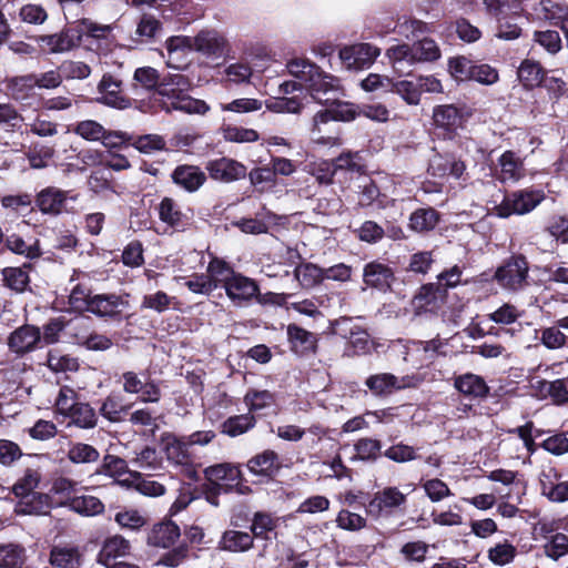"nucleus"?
Instances as JSON below:
<instances>
[{
    "instance_id": "f257e3e1",
    "label": "nucleus",
    "mask_w": 568,
    "mask_h": 568,
    "mask_svg": "<svg viewBox=\"0 0 568 568\" xmlns=\"http://www.w3.org/2000/svg\"><path fill=\"white\" fill-rule=\"evenodd\" d=\"M191 80L180 73L165 75L159 85V94L170 101L172 109L189 114H205L210 106L205 101L190 97Z\"/></svg>"
},
{
    "instance_id": "f03ea898",
    "label": "nucleus",
    "mask_w": 568,
    "mask_h": 568,
    "mask_svg": "<svg viewBox=\"0 0 568 568\" xmlns=\"http://www.w3.org/2000/svg\"><path fill=\"white\" fill-rule=\"evenodd\" d=\"M41 481V473L38 469L28 468L12 486V493L19 501L16 511L22 515L47 514L50 508L49 496L37 493Z\"/></svg>"
},
{
    "instance_id": "7ed1b4c3",
    "label": "nucleus",
    "mask_w": 568,
    "mask_h": 568,
    "mask_svg": "<svg viewBox=\"0 0 568 568\" xmlns=\"http://www.w3.org/2000/svg\"><path fill=\"white\" fill-rule=\"evenodd\" d=\"M445 347L446 343L439 337L429 341L408 339L403 345V358L415 368L426 367L446 354Z\"/></svg>"
},
{
    "instance_id": "20e7f679",
    "label": "nucleus",
    "mask_w": 568,
    "mask_h": 568,
    "mask_svg": "<svg viewBox=\"0 0 568 568\" xmlns=\"http://www.w3.org/2000/svg\"><path fill=\"white\" fill-rule=\"evenodd\" d=\"M545 199L542 190L525 189L507 194L500 204L495 206L497 216L506 219L510 215H523L531 212Z\"/></svg>"
},
{
    "instance_id": "39448f33",
    "label": "nucleus",
    "mask_w": 568,
    "mask_h": 568,
    "mask_svg": "<svg viewBox=\"0 0 568 568\" xmlns=\"http://www.w3.org/2000/svg\"><path fill=\"white\" fill-rule=\"evenodd\" d=\"M484 4L498 23V38L513 40L519 37L520 29L508 22V18L518 14L521 10L519 0H484Z\"/></svg>"
},
{
    "instance_id": "423d86ee",
    "label": "nucleus",
    "mask_w": 568,
    "mask_h": 568,
    "mask_svg": "<svg viewBox=\"0 0 568 568\" xmlns=\"http://www.w3.org/2000/svg\"><path fill=\"white\" fill-rule=\"evenodd\" d=\"M407 504V494L395 486H387L376 491L366 505L367 515L382 518L403 510Z\"/></svg>"
},
{
    "instance_id": "0eeeda50",
    "label": "nucleus",
    "mask_w": 568,
    "mask_h": 568,
    "mask_svg": "<svg viewBox=\"0 0 568 568\" xmlns=\"http://www.w3.org/2000/svg\"><path fill=\"white\" fill-rule=\"evenodd\" d=\"M528 272L527 260L515 255L496 270L494 277L504 290L516 292L527 285Z\"/></svg>"
},
{
    "instance_id": "6e6552de",
    "label": "nucleus",
    "mask_w": 568,
    "mask_h": 568,
    "mask_svg": "<svg viewBox=\"0 0 568 568\" xmlns=\"http://www.w3.org/2000/svg\"><path fill=\"white\" fill-rule=\"evenodd\" d=\"M328 108L318 111L313 118V140L320 144L334 143L333 138H315V132L320 131L318 126L322 123H327L331 120L335 121H352L356 116V110L354 104L348 102H342L337 100V95L332 98L327 103Z\"/></svg>"
},
{
    "instance_id": "1a4fd4ad",
    "label": "nucleus",
    "mask_w": 568,
    "mask_h": 568,
    "mask_svg": "<svg viewBox=\"0 0 568 568\" xmlns=\"http://www.w3.org/2000/svg\"><path fill=\"white\" fill-rule=\"evenodd\" d=\"M379 53V49L371 43H355L342 48L338 55L347 70L357 71L368 69Z\"/></svg>"
},
{
    "instance_id": "9d476101",
    "label": "nucleus",
    "mask_w": 568,
    "mask_h": 568,
    "mask_svg": "<svg viewBox=\"0 0 568 568\" xmlns=\"http://www.w3.org/2000/svg\"><path fill=\"white\" fill-rule=\"evenodd\" d=\"M41 341L40 328L31 324H24L9 334L7 345L11 353L22 357L37 351L40 347Z\"/></svg>"
},
{
    "instance_id": "9b49d317",
    "label": "nucleus",
    "mask_w": 568,
    "mask_h": 568,
    "mask_svg": "<svg viewBox=\"0 0 568 568\" xmlns=\"http://www.w3.org/2000/svg\"><path fill=\"white\" fill-rule=\"evenodd\" d=\"M164 450L168 462L176 467L184 477L191 480L197 478L193 457L189 452L187 443L183 438L173 437L169 439Z\"/></svg>"
},
{
    "instance_id": "f8f14e48",
    "label": "nucleus",
    "mask_w": 568,
    "mask_h": 568,
    "mask_svg": "<svg viewBox=\"0 0 568 568\" xmlns=\"http://www.w3.org/2000/svg\"><path fill=\"white\" fill-rule=\"evenodd\" d=\"M83 30L79 27L65 28L54 34L37 38L39 45L49 53H64L80 45Z\"/></svg>"
},
{
    "instance_id": "ddd939ff",
    "label": "nucleus",
    "mask_w": 568,
    "mask_h": 568,
    "mask_svg": "<svg viewBox=\"0 0 568 568\" xmlns=\"http://www.w3.org/2000/svg\"><path fill=\"white\" fill-rule=\"evenodd\" d=\"M193 49L206 58H221L227 51L229 41L215 29H202L192 37Z\"/></svg>"
},
{
    "instance_id": "4468645a",
    "label": "nucleus",
    "mask_w": 568,
    "mask_h": 568,
    "mask_svg": "<svg viewBox=\"0 0 568 568\" xmlns=\"http://www.w3.org/2000/svg\"><path fill=\"white\" fill-rule=\"evenodd\" d=\"M365 385L374 395L384 396L395 390L415 387L417 378L409 375L397 377L390 373H381L367 377Z\"/></svg>"
},
{
    "instance_id": "2eb2a0df",
    "label": "nucleus",
    "mask_w": 568,
    "mask_h": 568,
    "mask_svg": "<svg viewBox=\"0 0 568 568\" xmlns=\"http://www.w3.org/2000/svg\"><path fill=\"white\" fill-rule=\"evenodd\" d=\"M462 109L454 104L437 105L433 110V122L436 129L444 132V136L452 139L465 122Z\"/></svg>"
},
{
    "instance_id": "dca6fc26",
    "label": "nucleus",
    "mask_w": 568,
    "mask_h": 568,
    "mask_svg": "<svg viewBox=\"0 0 568 568\" xmlns=\"http://www.w3.org/2000/svg\"><path fill=\"white\" fill-rule=\"evenodd\" d=\"M166 64L169 68L182 70L190 63V54L193 49L192 37L173 36L165 41Z\"/></svg>"
},
{
    "instance_id": "f3484780",
    "label": "nucleus",
    "mask_w": 568,
    "mask_h": 568,
    "mask_svg": "<svg viewBox=\"0 0 568 568\" xmlns=\"http://www.w3.org/2000/svg\"><path fill=\"white\" fill-rule=\"evenodd\" d=\"M305 88L311 97L322 104H327L341 91L339 80L324 72L320 67L315 72V77L312 78Z\"/></svg>"
},
{
    "instance_id": "a211bd4d",
    "label": "nucleus",
    "mask_w": 568,
    "mask_h": 568,
    "mask_svg": "<svg viewBox=\"0 0 568 568\" xmlns=\"http://www.w3.org/2000/svg\"><path fill=\"white\" fill-rule=\"evenodd\" d=\"M206 170L212 180L231 183L246 176V166L231 158H220L211 160L206 164Z\"/></svg>"
},
{
    "instance_id": "6ab92c4d",
    "label": "nucleus",
    "mask_w": 568,
    "mask_h": 568,
    "mask_svg": "<svg viewBox=\"0 0 568 568\" xmlns=\"http://www.w3.org/2000/svg\"><path fill=\"white\" fill-rule=\"evenodd\" d=\"M121 81L111 74H104L99 83V101L108 106L124 110L130 108V99L122 94Z\"/></svg>"
},
{
    "instance_id": "aec40b11",
    "label": "nucleus",
    "mask_w": 568,
    "mask_h": 568,
    "mask_svg": "<svg viewBox=\"0 0 568 568\" xmlns=\"http://www.w3.org/2000/svg\"><path fill=\"white\" fill-rule=\"evenodd\" d=\"M455 389L469 399H484L489 394L486 381L474 373H465L454 377Z\"/></svg>"
},
{
    "instance_id": "412c9836",
    "label": "nucleus",
    "mask_w": 568,
    "mask_h": 568,
    "mask_svg": "<svg viewBox=\"0 0 568 568\" xmlns=\"http://www.w3.org/2000/svg\"><path fill=\"white\" fill-rule=\"evenodd\" d=\"M224 288L227 297L235 305H242L258 292V286L253 280L236 273L229 278Z\"/></svg>"
},
{
    "instance_id": "4be33fe9",
    "label": "nucleus",
    "mask_w": 568,
    "mask_h": 568,
    "mask_svg": "<svg viewBox=\"0 0 568 568\" xmlns=\"http://www.w3.org/2000/svg\"><path fill=\"white\" fill-rule=\"evenodd\" d=\"M394 278L393 270L384 263L373 261L364 266L363 281L369 287L386 292L390 288Z\"/></svg>"
},
{
    "instance_id": "5701e85b",
    "label": "nucleus",
    "mask_w": 568,
    "mask_h": 568,
    "mask_svg": "<svg viewBox=\"0 0 568 568\" xmlns=\"http://www.w3.org/2000/svg\"><path fill=\"white\" fill-rule=\"evenodd\" d=\"M131 546L129 540L120 535L106 538L98 555V561L108 568L115 565L118 559L124 558L130 554Z\"/></svg>"
},
{
    "instance_id": "b1692460",
    "label": "nucleus",
    "mask_w": 568,
    "mask_h": 568,
    "mask_svg": "<svg viewBox=\"0 0 568 568\" xmlns=\"http://www.w3.org/2000/svg\"><path fill=\"white\" fill-rule=\"evenodd\" d=\"M204 475L216 489H224V487L237 485L241 478L240 469L226 463L206 467Z\"/></svg>"
},
{
    "instance_id": "393cba45",
    "label": "nucleus",
    "mask_w": 568,
    "mask_h": 568,
    "mask_svg": "<svg viewBox=\"0 0 568 568\" xmlns=\"http://www.w3.org/2000/svg\"><path fill=\"white\" fill-rule=\"evenodd\" d=\"M287 337L291 344V349L297 355H306L315 353L317 348V337L312 332H308L296 324L287 326Z\"/></svg>"
},
{
    "instance_id": "a878e982",
    "label": "nucleus",
    "mask_w": 568,
    "mask_h": 568,
    "mask_svg": "<svg viewBox=\"0 0 568 568\" xmlns=\"http://www.w3.org/2000/svg\"><path fill=\"white\" fill-rule=\"evenodd\" d=\"M67 202V192L54 186H49L40 191L36 199V204L43 214L59 215Z\"/></svg>"
},
{
    "instance_id": "bb28decb",
    "label": "nucleus",
    "mask_w": 568,
    "mask_h": 568,
    "mask_svg": "<svg viewBox=\"0 0 568 568\" xmlns=\"http://www.w3.org/2000/svg\"><path fill=\"white\" fill-rule=\"evenodd\" d=\"M126 305V302L116 294H97L92 296L88 304L87 311L104 317L115 316Z\"/></svg>"
},
{
    "instance_id": "cd10ccee",
    "label": "nucleus",
    "mask_w": 568,
    "mask_h": 568,
    "mask_svg": "<svg viewBox=\"0 0 568 568\" xmlns=\"http://www.w3.org/2000/svg\"><path fill=\"white\" fill-rule=\"evenodd\" d=\"M159 217L176 231H183L190 225V216L170 197H164L159 204Z\"/></svg>"
},
{
    "instance_id": "c85d7f7f",
    "label": "nucleus",
    "mask_w": 568,
    "mask_h": 568,
    "mask_svg": "<svg viewBox=\"0 0 568 568\" xmlns=\"http://www.w3.org/2000/svg\"><path fill=\"white\" fill-rule=\"evenodd\" d=\"M501 182H518L525 176L524 161L513 151H505L498 159Z\"/></svg>"
},
{
    "instance_id": "c756f323",
    "label": "nucleus",
    "mask_w": 568,
    "mask_h": 568,
    "mask_svg": "<svg viewBox=\"0 0 568 568\" xmlns=\"http://www.w3.org/2000/svg\"><path fill=\"white\" fill-rule=\"evenodd\" d=\"M465 171V164L449 155L436 154L432 158L428 172L435 178L448 175L459 179Z\"/></svg>"
},
{
    "instance_id": "7c9ffc66",
    "label": "nucleus",
    "mask_w": 568,
    "mask_h": 568,
    "mask_svg": "<svg viewBox=\"0 0 568 568\" xmlns=\"http://www.w3.org/2000/svg\"><path fill=\"white\" fill-rule=\"evenodd\" d=\"M172 179L175 184L185 191L195 192L203 185L206 176L197 166L180 165L173 171Z\"/></svg>"
},
{
    "instance_id": "2f4dec72",
    "label": "nucleus",
    "mask_w": 568,
    "mask_h": 568,
    "mask_svg": "<svg viewBox=\"0 0 568 568\" xmlns=\"http://www.w3.org/2000/svg\"><path fill=\"white\" fill-rule=\"evenodd\" d=\"M7 94L14 101L29 100L36 88L33 73L7 78L4 81Z\"/></svg>"
},
{
    "instance_id": "473e14b6",
    "label": "nucleus",
    "mask_w": 568,
    "mask_h": 568,
    "mask_svg": "<svg viewBox=\"0 0 568 568\" xmlns=\"http://www.w3.org/2000/svg\"><path fill=\"white\" fill-rule=\"evenodd\" d=\"M547 73L539 62L525 59L517 70V77L521 85L527 90H532L542 84Z\"/></svg>"
},
{
    "instance_id": "72a5a7b5",
    "label": "nucleus",
    "mask_w": 568,
    "mask_h": 568,
    "mask_svg": "<svg viewBox=\"0 0 568 568\" xmlns=\"http://www.w3.org/2000/svg\"><path fill=\"white\" fill-rule=\"evenodd\" d=\"M180 537V528L172 521L156 524L148 535V544L155 547L169 548Z\"/></svg>"
},
{
    "instance_id": "f704fd0d",
    "label": "nucleus",
    "mask_w": 568,
    "mask_h": 568,
    "mask_svg": "<svg viewBox=\"0 0 568 568\" xmlns=\"http://www.w3.org/2000/svg\"><path fill=\"white\" fill-rule=\"evenodd\" d=\"M386 54L393 69L399 75L409 74L408 68L417 63L413 45L398 44L390 47Z\"/></svg>"
},
{
    "instance_id": "c9c22d12",
    "label": "nucleus",
    "mask_w": 568,
    "mask_h": 568,
    "mask_svg": "<svg viewBox=\"0 0 568 568\" xmlns=\"http://www.w3.org/2000/svg\"><path fill=\"white\" fill-rule=\"evenodd\" d=\"M4 245L12 253L22 255L29 260L38 258L42 254L39 240L33 237L24 240L17 233L7 235L4 239Z\"/></svg>"
},
{
    "instance_id": "e433bc0d",
    "label": "nucleus",
    "mask_w": 568,
    "mask_h": 568,
    "mask_svg": "<svg viewBox=\"0 0 568 568\" xmlns=\"http://www.w3.org/2000/svg\"><path fill=\"white\" fill-rule=\"evenodd\" d=\"M254 538L251 534L240 530H226L223 532L219 548L230 552H245L253 547Z\"/></svg>"
},
{
    "instance_id": "4c0bfd02",
    "label": "nucleus",
    "mask_w": 568,
    "mask_h": 568,
    "mask_svg": "<svg viewBox=\"0 0 568 568\" xmlns=\"http://www.w3.org/2000/svg\"><path fill=\"white\" fill-rule=\"evenodd\" d=\"M439 219V213L433 207L417 209L409 216L408 227L416 233H427L437 226Z\"/></svg>"
},
{
    "instance_id": "58836bf2",
    "label": "nucleus",
    "mask_w": 568,
    "mask_h": 568,
    "mask_svg": "<svg viewBox=\"0 0 568 568\" xmlns=\"http://www.w3.org/2000/svg\"><path fill=\"white\" fill-rule=\"evenodd\" d=\"M50 564L53 568H80L81 554L77 547L54 546L50 552Z\"/></svg>"
},
{
    "instance_id": "ea45409f",
    "label": "nucleus",
    "mask_w": 568,
    "mask_h": 568,
    "mask_svg": "<svg viewBox=\"0 0 568 568\" xmlns=\"http://www.w3.org/2000/svg\"><path fill=\"white\" fill-rule=\"evenodd\" d=\"M247 468L255 475L270 476L278 470V455L274 450H264L247 462Z\"/></svg>"
},
{
    "instance_id": "a19ab883",
    "label": "nucleus",
    "mask_w": 568,
    "mask_h": 568,
    "mask_svg": "<svg viewBox=\"0 0 568 568\" xmlns=\"http://www.w3.org/2000/svg\"><path fill=\"white\" fill-rule=\"evenodd\" d=\"M275 215L267 211L263 210L257 213L256 217H244L235 222V226H237L242 232L247 234H264L268 231V224L274 220Z\"/></svg>"
},
{
    "instance_id": "79ce46f5",
    "label": "nucleus",
    "mask_w": 568,
    "mask_h": 568,
    "mask_svg": "<svg viewBox=\"0 0 568 568\" xmlns=\"http://www.w3.org/2000/svg\"><path fill=\"white\" fill-rule=\"evenodd\" d=\"M47 366L53 373H73L80 367L79 359L59 349H51L47 355Z\"/></svg>"
},
{
    "instance_id": "37998d69",
    "label": "nucleus",
    "mask_w": 568,
    "mask_h": 568,
    "mask_svg": "<svg viewBox=\"0 0 568 568\" xmlns=\"http://www.w3.org/2000/svg\"><path fill=\"white\" fill-rule=\"evenodd\" d=\"M294 277L304 288H312L324 281L323 268L313 263H302L294 270Z\"/></svg>"
},
{
    "instance_id": "c03bdc74",
    "label": "nucleus",
    "mask_w": 568,
    "mask_h": 568,
    "mask_svg": "<svg viewBox=\"0 0 568 568\" xmlns=\"http://www.w3.org/2000/svg\"><path fill=\"white\" fill-rule=\"evenodd\" d=\"M255 423L256 419L251 413L231 416L222 424V433L236 437L253 428Z\"/></svg>"
},
{
    "instance_id": "a18cd8bd",
    "label": "nucleus",
    "mask_w": 568,
    "mask_h": 568,
    "mask_svg": "<svg viewBox=\"0 0 568 568\" xmlns=\"http://www.w3.org/2000/svg\"><path fill=\"white\" fill-rule=\"evenodd\" d=\"M69 508L82 516H95L104 510L103 503L90 495L75 496L69 501Z\"/></svg>"
},
{
    "instance_id": "49530a36",
    "label": "nucleus",
    "mask_w": 568,
    "mask_h": 568,
    "mask_svg": "<svg viewBox=\"0 0 568 568\" xmlns=\"http://www.w3.org/2000/svg\"><path fill=\"white\" fill-rule=\"evenodd\" d=\"M390 92L398 94L408 105H418L420 93L415 79L392 80Z\"/></svg>"
},
{
    "instance_id": "de8ad7c7",
    "label": "nucleus",
    "mask_w": 568,
    "mask_h": 568,
    "mask_svg": "<svg viewBox=\"0 0 568 568\" xmlns=\"http://www.w3.org/2000/svg\"><path fill=\"white\" fill-rule=\"evenodd\" d=\"M131 146L143 154H153L166 150V141L160 134L132 135Z\"/></svg>"
},
{
    "instance_id": "09e8293b",
    "label": "nucleus",
    "mask_w": 568,
    "mask_h": 568,
    "mask_svg": "<svg viewBox=\"0 0 568 568\" xmlns=\"http://www.w3.org/2000/svg\"><path fill=\"white\" fill-rule=\"evenodd\" d=\"M26 560L24 549L16 544L0 545V568H21Z\"/></svg>"
},
{
    "instance_id": "8fccbe9b",
    "label": "nucleus",
    "mask_w": 568,
    "mask_h": 568,
    "mask_svg": "<svg viewBox=\"0 0 568 568\" xmlns=\"http://www.w3.org/2000/svg\"><path fill=\"white\" fill-rule=\"evenodd\" d=\"M541 494L552 503L568 501V480L554 483L549 475L540 479Z\"/></svg>"
},
{
    "instance_id": "3c124183",
    "label": "nucleus",
    "mask_w": 568,
    "mask_h": 568,
    "mask_svg": "<svg viewBox=\"0 0 568 568\" xmlns=\"http://www.w3.org/2000/svg\"><path fill=\"white\" fill-rule=\"evenodd\" d=\"M286 69L291 75L302 81L306 87L312 78L315 77L318 65L307 59L295 58L286 63Z\"/></svg>"
},
{
    "instance_id": "603ef678",
    "label": "nucleus",
    "mask_w": 568,
    "mask_h": 568,
    "mask_svg": "<svg viewBox=\"0 0 568 568\" xmlns=\"http://www.w3.org/2000/svg\"><path fill=\"white\" fill-rule=\"evenodd\" d=\"M375 348V342L369 338L366 329L361 327L355 334L348 339L346 347V355L359 356L369 354Z\"/></svg>"
},
{
    "instance_id": "864d4df0",
    "label": "nucleus",
    "mask_w": 568,
    "mask_h": 568,
    "mask_svg": "<svg viewBox=\"0 0 568 568\" xmlns=\"http://www.w3.org/2000/svg\"><path fill=\"white\" fill-rule=\"evenodd\" d=\"M174 301V296H170L163 291H156L148 293L142 297L140 308L150 310L161 314L169 311Z\"/></svg>"
},
{
    "instance_id": "5fc2aeb1",
    "label": "nucleus",
    "mask_w": 568,
    "mask_h": 568,
    "mask_svg": "<svg viewBox=\"0 0 568 568\" xmlns=\"http://www.w3.org/2000/svg\"><path fill=\"white\" fill-rule=\"evenodd\" d=\"M67 416L80 428H93L98 420L94 409L87 403H79Z\"/></svg>"
},
{
    "instance_id": "6e6d98bb",
    "label": "nucleus",
    "mask_w": 568,
    "mask_h": 568,
    "mask_svg": "<svg viewBox=\"0 0 568 568\" xmlns=\"http://www.w3.org/2000/svg\"><path fill=\"white\" fill-rule=\"evenodd\" d=\"M2 277L6 286L17 293L24 292L30 283L29 274L22 267H4Z\"/></svg>"
},
{
    "instance_id": "4d7b16f0",
    "label": "nucleus",
    "mask_w": 568,
    "mask_h": 568,
    "mask_svg": "<svg viewBox=\"0 0 568 568\" xmlns=\"http://www.w3.org/2000/svg\"><path fill=\"white\" fill-rule=\"evenodd\" d=\"M68 458L73 464H91L98 462L100 453L92 445L74 443L68 450Z\"/></svg>"
},
{
    "instance_id": "13d9d810",
    "label": "nucleus",
    "mask_w": 568,
    "mask_h": 568,
    "mask_svg": "<svg viewBox=\"0 0 568 568\" xmlns=\"http://www.w3.org/2000/svg\"><path fill=\"white\" fill-rule=\"evenodd\" d=\"M129 406L123 404L121 395H109L101 405L100 412L103 417L112 423L120 422L122 415L126 413Z\"/></svg>"
},
{
    "instance_id": "bf43d9fd",
    "label": "nucleus",
    "mask_w": 568,
    "mask_h": 568,
    "mask_svg": "<svg viewBox=\"0 0 568 568\" xmlns=\"http://www.w3.org/2000/svg\"><path fill=\"white\" fill-rule=\"evenodd\" d=\"M244 403L250 412H260L275 404V396L270 390L250 389L244 396Z\"/></svg>"
},
{
    "instance_id": "052dcab7",
    "label": "nucleus",
    "mask_w": 568,
    "mask_h": 568,
    "mask_svg": "<svg viewBox=\"0 0 568 568\" xmlns=\"http://www.w3.org/2000/svg\"><path fill=\"white\" fill-rule=\"evenodd\" d=\"M128 471V464L124 459L114 456V455H105L102 459L101 465L97 469L91 477L95 475H105L109 477H118Z\"/></svg>"
},
{
    "instance_id": "680f3d73",
    "label": "nucleus",
    "mask_w": 568,
    "mask_h": 568,
    "mask_svg": "<svg viewBox=\"0 0 568 568\" xmlns=\"http://www.w3.org/2000/svg\"><path fill=\"white\" fill-rule=\"evenodd\" d=\"M444 288L438 283H428L420 287L416 295V300L423 307H434L445 297Z\"/></svg>"
},
{
    "instance_id": "e2e57ef3",
    "label": "nucleus",
    "mask_w": 568,
    "mask_h": 568,
    "mask_svg": "<svg viewBox=\"0 0 568 568\" xmlns=\"http://www.w3.org/2000/svg\"><path fill=\"white\" fill-rule=\"evenodd\" d=\"M516 554V547L505 540L489 548L488 559L497 566H505L514 560Z\"/></svg>"
},
{
    "instance_id": "0e129e2a",
    "label": "nucleus",
    "mask_w": 568,
    "mask_h": 568,
    "mask_svg": "<svg viewBox=\"0 0 568 568\" xmlns=\"http://www.w3.org/2000/svg\"><path fill=\"white\" fill-rule=\"evenodd\" d=\"M133 80L136 84L146 91L156 90L161 83L160 74L156 69L152 67H141L134 71Z\"/></svg>"
},
{
    "instance_id": "69168bd1",
    "label": "nucleus",
    "mask_w": 568,
    "mask_h": 568,
    "mask_svg": "<svg viewBox=\"0 0 568 568\" xmlns=\"http://www.w3.org/2000/svg\"><path fill=\"white\" fill-rule=\"evenodd\" d=\"M234 271L222 260L213 258L207 265V273L211 281L216 284V288L226 285L229 278L234 275Z\"/></svg>"
},
{
    "instance_id": "338daca9",
    "label": "nucleus",
    "mask_w": 568,
    "mask_h": 568,
    "mask_svg": "<svg viewBox=\"0 0 568 568\" xmlns=\"http://www.w3.org/2000/svg\"><path fill=\"white\" fill-rule=\"evenodd\" d=\"M114 520L121 528L139 530L146 524V517L136 509H123L115 514Z\"/></svg>"
},
{
    "instance_id": "774afa93",
    "label": "nucleus",
    "mask_w": 568,
    "mask_h": 568,
    "mask_svg": "<svg viewBox=\"0 0 568 568\" xmlns=\"http://www.w3.org/2000/svg\"><path fill=\"white\" fill-rule=\"evenodd\" d=\"M474 62L466 57H455L448 61V70L452 77L458 81L464 82L471 79Z\"/></svg>"
}]
</instances>
